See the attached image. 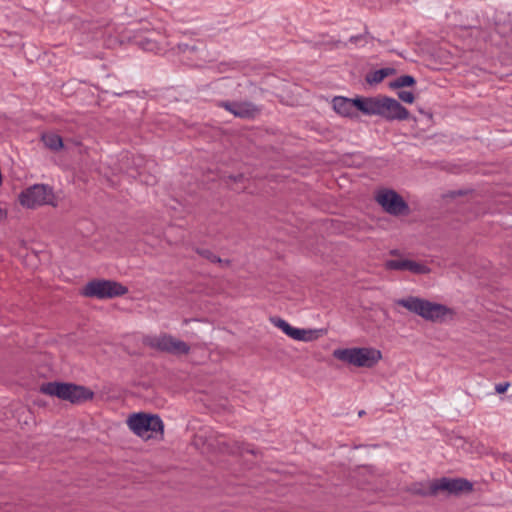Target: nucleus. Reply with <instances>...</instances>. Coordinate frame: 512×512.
Listing matches in <instances>:
<instances>
[{"mask_svg": "<svg viewBox=\"0 0 512 512\" xmlns=\"http://www.w3.org/2000/svg\"><path fill=\"white\" fill-rule=\"evenodd\" d=\"M41 140L44 143L45 147L52 151H59L63 147V140L61 136L56 133H43L41 136Z\"/></svg>", "mask_w": 512, "mask_h": 512, "instance_id": "obj_16", "label": "nucleus"}, {"mask_svg": "<svg viewBox=\"0 0 512 512\" xmlns=\"http://www.w3.org/2000/svg\"><path fill=\"white\" fill-rule=\"evenodd\" d=\"M196 252L203 258H206L212 263H222V259L218 257L217 255L213 254L210 250L204 249V248H198L196 249Z\"/></svg>", "mask_w": 512, "mask_h": 512, "instance_id": "obj_19", "label": "nucleus"}, {"mask_svg": "<svg viewBox=\"0 0 512 512\" xmlns=\"http://www.w3.org/2000/svg\"><path fill=\"white\" fill-rule=\"evenodd\" d=\"M6 217V211L2 208H0V221L5 219Z\"/></svg>", "mask_w": 512, "mask_h": 512, "instance_id": "obj_24", "label": "nucleus"}, {"mask_svg": "<svg viewBox=\"0 0 512 512\" xmlns=\"http://www.w3.org/2000/svg\"><path fill=\"white\" fill-rule=\"evenodd\" d=\"M472 490L473 484L464 478L442 477L432 481V493H435V496L441 491L451 495H459Z\"/></svg>", "mask_w": 512, "mask_h": 512, "instance_id": "obj_8", "label": "nucleus"}, {"mask_svg": "<svg viewBox=\"0 0 512 512\" xmlns=\"http://www.w3.org/2000/svg\"><path fill=\"white\" fill-rule=\"evenodd\" d=\"M415 79L414 77L410 76V75H402L400 77H398L397 79H395L391 84V88H394V89H398V88H402V87H409V86H412L415 84Z\"/></svg>", "mask_w": 512, "mask_h": 512, "instance_id": "obj_18", "label": "nucleus"}, {"mask_svg": "<svg viewBox=\"0 0 512 512\" xmlns=\"http://www.w3.org/2000/svg\"><path fill=\"white\" fill-rule=\"evenodd\" d=\"M40 391L49 396H55L63 401L80 404L91 400L94 396L90 389L73 383L48 382L41 386Z\"/></svg>", "mask_w": 512, "mask_h": 512, "instance_id": "obj_2", "label": "nucleus"}, {"mask_svg": "<svg viewBox=\"0 0 512 512\" xmlns=\"http://www.w3.org/2000/svg\"><path fill=\"white\" fill-rule=\"evenodd\" d=\"M376 201L391 215H402L409 207L403 198L394 190H381L376 195Z\"/></svg>", "mask_w": 512, "mask_h": 512, "instance_id": "obj_9", "label": "nucleus"}, {"mask_svg": "<svg viewBox=\"0 0 512 512\" xmlns=\"http://www.w3.org/2000/svg\"><path fill=\"white\" fill-rule=\"evenodd\" d=\"M19 202L23 207L33 209L54 204L53 189L46 184H34L19 194Z\"/></svg>", "mask_w": 512, "mask_h": 512, "instance_id": "obj_6", "label": "nucleus"}, {"mask_svg": "<svg viewBox=\"0 0 512 512\" xmlns=\"http://www.w3.org/2000/svg\"><path fill=\"white\" fill-rule=\"evenodd\" d=\"M128 289L119 282L112 280H92L83 288V295L98 299L122 296Z\"/></svg>", "mask_w": 512, "mask_h": 512, "instance_id": "obj_7", "label": "nucleus"}, {"mask_svg": "<svg viewBox=\"0 0 512 512\" xmlns=\"http://www.w3.org/2000/svg\"><path fill=\"white\" fill-rule=\"evenodd\" d=\"M391 254L392 255H397L398 253H397V251L394 250V251H391Z\"/></svg>", "mask_w": 512, "mask_h": 512, "instance_id": "obj_25", "label": "nucleus"}, {"mask_svg": "<svg viewBox=\"0 0 512 512\" xmlns=\"http://www.w3.org/2000/svg\"><path fill=\"white\" fill-rule=\"evenodd\" d=\"M388 121L406 120L409 117V111L401 105L396 99L382 96L380 115Z\"/></svg>", "mask_w": 512, "mask_h": 512, "instance_id": "obj_11", "label": "nucleus"}, {"mask_svg": "<svg viewBox=\"0 0 512 512\" xmlns=\"http://www.w3.org/2000/svg\"><path fill=\"white\" fill-rule=\"evenodd\" d=\"M395 303L422 317L426 321L434 323H443L447 320H452L455 315V311L444 304L431 302L416 296L398 299Z\"/></svg>", "mask_w": 512, "mask_h": 512, "instance_id": "obj_1", "label": "nucleus"}, {"mask_svg": "<svg viewBox=\"0 0 512 512\" xmlns=\"http://www.w3.org/2000/svg\"><path fill=\"white\" fill-rule=\"evenodd\" d=\"M332 104L334 110L338 114L345 117H352L355 114V110H357L354 99H349L342 96L334 97Z\"/></svg>", "mask_w": 512, "mask_h": 512, "instance_id": "obj_15", "label": "nucleus"}, {"mask_svg": "<svg viewBox=\"0 0 512 512\" xmlns=\"http://www.w3.org/2000/svg\"><path fill=\"white\" fill-rule=\"evenodd\" d=\"M510 386V383L509 382H502V383H498L496 384L495 386V391L498 393V394H502L504 392L507 391L508 387Z\"/></svg>", "mask_w": 512, "mask_h": 512, "instance_id": "obj_22", "label": "nucleus"}, {"mask_svg": "<svg viewBox=\"0 0 512 512\" xmlns=\"http://www.w3.org/2000/svg\"><path fill=\"white\" fill-rule=\"evenodd\" d=\"M382 96L379 97H357L354 99L357 110L365 115H380Z\"/></svg>", "mask_w": 512, "mask_h": 512, "instance_id": "obj_14", "label": "nucleus"}, {"mask_svg": "<svg viewBox=\"0 0 512 512\" xmlns=\"http://www.w3.org/2000/svg\"><path fill=\"white\" fill-rule=\"evenodd\" d=\"M387 75H388L387 70L379 69L373 73L372 78H368L367 80L369 82L378 83V82H381Z\"/></svg>", "mask_w": 512, "mask_h": 512, "instance_id": "obj_20", "label": "nucleus"}, {"mask_svg": "<svg viewBox=\"0 0 512 512\" xmlns=\"http://www.w3.org/2000/svg\"><path fill=\"white\" fill-rule=\"evenodd\" d=\"M143 344L172 355H186L190 351V346L186 342L166 333L147 335L143 338Z\"/></svg>", "mask_w": 512, "mask_h": 512, "instance_id": "obj_5", "label": "nucleus"}, {"mask_svg": "<svg viewBox=\"0 0 512 512\" xmlns=\"http://www.w3.org/2000/svg\"><path fill=\"white\" fill-rule=\"evenodd\" d=\"M397 95L398 98L405 103L412 104L415 100L414 94L410 91H399Z\"/></svg>", "mask_w": 512, "mask_h": 512, "instance_id": "obj_21", "label": "nucleus"}, {"mask_svg": "<svg viewBox=\"0 0 512 512\" xmlns=\"http://www.w3.org/2000/svg\"><path fill=\"white\" fill-rule=\"evenodd\" d=\"M363 39H364L363 35H355V36H351L348 41L351 44H358Z\"/></svg>", "mask_w": 512, "mask_h": 512, "instance_id": "obj_23", "label": "nucleus"}, {"mask_svg": "<svg viewBox=\"0 0 512 512\" xmlns=\"http://www.w3.org/2000/svg\"><path fill=\"white\" fill-rule=\"evenodd\" d=\"M409 491L420 496H435V493H432V481L414 483Z\"/></svg>", "mask_w": 512, "mask_h": 512, "instance_id": "obj_17", "label": "nucleus"}, {"mask_svg": "<svg viewBox=\"0 0 512 512\" xmlns=\"http://www.w3.org/2000/svg\"><path fill=\"white\" fill-rule=\"evenodd\" d=\"M385 268L387 270L409 271L416 275H424L431 272V269L427 265L404 258L387 260L385 262Z\"/></svg>", "mask_w": 512, "mask_h": 512, "instance_id": "obj_12", "label": "nucleus"}, {"mask_svg": "<svg viewBox=\"0 0 512 512\" xmlns=\"http://www.w3.org/2000/svg\"><path fill=\"white\" fill-rule=\"evenodd\" d=\"M127 424L134 434L146 440L163 434L164 424L157 415L133 414L128 418Z\"/></svg>", "mask_w": 512, "mask_h": 512, "instance_id": "obj_4", "label": "nucleus"}, {"mask_svg": "<svg viewBox=\"0 0 512 512\" xmlns=\"http://www.w3.org/2000/svg\"><path fill=\"white\" fill-rule=\"evenodd\" d=\"M221 106L234 116L243 119H252L259 113V108L248 101L244 102H222Z\"/></svg>", "mask_w": 512, "mask_h": 512, "instance_id": "obj_13", "label": "nucleus"}, {"mask_svg": "<svg viewBox=\"0 0 512 512\" xmlns=\"http://www.w3.org/2000/svg\"><path fill=\"white\" fill-rule=\"evenodd\" d=\"M272 323L288 337L297 341L311 342L318 339L322 335V330L296 328L291 326L286 320L282 318H273Z\"/></svg>", "mask_w": 512, "mask_h": 512, "instance_id": "obj_10", "label": "nucleus"}, {"mask_svg": "<svg viewBox=\"0 0 512 512\" xmlns=\"http://www.w3.org/2000/svg\"><path fill=\"white\" fill-rule=\"evenodd\" d=\"M333 356L356 367H373L382 358L380 350L375 348H345L336 349Z\"/></svg>", "mask_w": 512, "mask_h": 512, "instance_id": "obj_3", "label": "nucleus"}]
</instances>
